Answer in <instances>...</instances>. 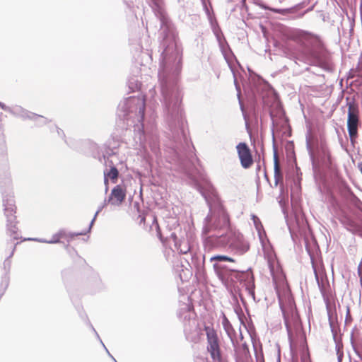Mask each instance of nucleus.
Segmentation results:
<instances>
[{"instance_id":"nucleus-22","label":"nucleus","mask_w":362,"mask_h":362,"mask_svg":"<svg viewBox=\"0 0 362 362\" xmlns=\"http://www.w3.org/2000/svg\"><path fill=\"white\" fill-rule=\"evenodd\" d=\"M273 141L274 142V136L273 135ZM274 149V185L277 186L279 182H283V173L279 164L277 150L275 144H273Z\"/></svg>"},{"instance_id":"nucleus-18","label":"nucleus","mask_w":362,"mask_h":362,"mask_svg":"<svg viewBox=\"0 0 362 362\" xmlns=\"http://www.w3.org/2000/svg\"><path fill=\"white\" fill-rule=\"evenodd\" d=\"M126 198V188L124 185H117L111 191L107 202L114 206H119Z\"/></svg>"},{"instance_id":"nucleus-3","label":"nucleus","mask_w":362,"mask_h":362,"mask_svg":"<svg viewBox=\"0 0 362 362\" xmlns=\"http://www.w3.org/2000/svg\"><path fill=\"white\" fill-rule=\"evenodd\" d=\"M298 42L301 50L300 57L305 64L320 66L327 71H333L331 54L317 35L300 30Z\"/></svg>"},{"instance_id":"nucleus-31","label":"nucleus","mask_w":362,"mask_h":362,"mask_svg":"<svg viewBox=\"0 0 362 362\" xmlns=\"http://www.w3.org/2000/svg\"><path fill=\"white\" fill-rule=\"evenodd\" d=\"M251 220L253 221L254 226L259 234V238L262 239V232L263 231L264 233V231L260 219L256 215L252 214Z\"/></svg>"},{"instance_id":"nucleus-48","label":"nucleus","mask_w":362,"mask_h":362,"mask_svg":"<svg viewBox=\"0 0 362 362\" xmlns=\"http://www.w3.org/2000/svg\"><path fill=\"white\" fill-rule=\"evenodd\" d=\"M301 362H311L309 356H303L301 358Z\"/></svg>"},{"instance_id":"nucleus-39","label":"nucleus","mask_w":362,"mask_h":362,"mask_svg":"<svg viewBox=\"0 0 362 362\" xmlns=\"http://www.w3.org/2000/svg\"><path fill=\"white\" fill-rule=\"evenodd\" d=\"M353 349L356 354L360 358L362 361V346L360 348H357L355 346H353Z\"/></svg>"},{"instance_id":"nucleus-1","label":"nucleus","mask_w":362,"mask_h":362,"mask_svg":"<svg viewBox=\"0 0 362 362\" xmlns=\"http://www.w3.org/2000/svg\"><path fill=\"white\" fill-rule=\"evenodd\" d=\"M150 6L160 24L163 41L158 77L163 96L165 122L170 131V144L164 146L166 160L175 164L189 177L192 163L187 158L192 142L186 135L185 118L181 107L182 93L179 86L182 54L177 43L175 30L165 16L163 0H149Z\"/></svg>"},{"instance_id":"nucleus-7","label":"nucleus","mask_w":362,"mask_h":362,"mask_svg":"<svg viewBox=\"0 0 362 362\" xmlns=\"http://www.w3.org/2000/svg\"><path fill=\"white\" fill-rule=\"evenodd\" d=\"M151 232L156 234L162 244L172 249L174 239H177L183 232L177 221L172 223V226H166L161 228L156 216H153L152 224L150 227Z\"/></svg>"},{"instance_id":"nucleus-46","label":"nucleus","mask_w":362,"mask_h":362,"mask_svg":"<svg viewBox=\"0 0 362 362\" xmlns=\"http://www.w3.org/2000/svg\"><path fill=\"white\" fill-rule=\"evenodd\" d=\"M95 216L93 217V218L91 220L90 223V225H89V227L88 228L87 230H83V232H87V233H90L91 228H92V226L95 221Z\"/></svg>"},{"instance_id":"nucleus-5","label":"nucleus","mask_w":362,"mask_h":362,"mask_svg":"<svg viewBox=\"0 0 362 362\" xmlns=\"http://www.w3.org/2000/svg\"><path fill=\"white\" fill-rule=\"evenodd\" d=\"M306 147L311 160L315 181L319 190L322 191V186L325 185L328 173L334 171L329 150L324 144L313 148L308 138L306 139Z\"/></svg>"},{"instance_id":"nucleus-43","label":"nucleus","mask_w":362,"mask_h":362,"mask_svg":"<svg viewBox=\"0 0 362 362\" xmlns=\"http://www.w3.org/2000/svg\"><path fill=\"white\" fill-rule=\"evenodd\" d=\"M57 233L58 234L60 238H66L67 235L66 231L64 229L59 230V232H57Z\"/></svg>"},{"instance_id":"nucleus-32","label":"nucleus","mask_w":362,"mask_h":362,"mask_svg":"<svg viewBox=\"0 0 362 362\" xmlns=\"http://www.w3.org/2000/svg\"><path fill=\"white\" fill-rule=\"evenodd\" d=\"M348 114L351 113L352 115L358 116L359 109L357 103H355L354 100L351 101H348Z\"/></svg>"},{"instance_id":"nucleus-13","label":"nucleus","mask_w":362,"mask_h":362,"mask_svg":"<svg viewBox=\"0 0 362 362\" xmlns=\"http://www.w3.org/2000/svg\"><path fill=\"white\" fill-rule=\"evenodd\" d=\"M339 220L347 230L362 237V218L358 216L354 218L349 215L343 213L339 217Z\"/></svg>"},{"instance_id":"nucleus-33","label":"nucleus","mask_w":362,"mask_h":362,"mask_svg":"<svg viewBox=\"0 0 362 362\" xmlns=\"http://www.w3.org/2000/svg\"><path fill=\"white\" fill-rule=\"evenodd\" d=\"M345 197L348 200H349L356 206H358V204H361L359 199L356 195H354V194L349 188L345 189Z\"/></svg>"},{"instance_id":"nucleus-44","label":"nucleus","mask_w":362,"mask_h":362,"mask_svg":"<svg viewBox=\"0 0 362 362\" xmlns=\"http://www.w3.org/2000/svg\"><path fill=\"white\" fill-rule=\"evenodd\" d=\"M315 6V4H313V5H312L311 6L308 7V8L307 9H305V10H303H303H301V12H303V16H304L307 13H308V12H310V11H313V10L314 9Z\"/></svg>"},{"instance_id":"nucleus-24","label":"nucleus","mask_w":362,"mask_h":362,"mask_svg":"<svg viewBox=\"0 0 362 362\" xmlns=\"http://www.w3.org/2000/svg\"><path fill=\"white\" fill-rule=\"evenodd\" d=\"M215 36L218 41L221 51L225 59L228 63L229 62L228 55L231 54L233 56V54L226 40L225 39L222 32L218 34L215 35Z\"/></svg>"},{"instance_id":"nucleus-16","label":"nucleus","mask_w":362,"mask_h":362,"mask_svg":"<svg viewBox=\"0 0 362 362\" xmlns=\"http://www.w3.org/2000/svg\"><path fill=\"white\" fill-rule=\"evenodd\" d=\"M7 105L4 103L0 102V108L3 110L6 111ZM1 115L2 113L0 112V168H3L4 170L8 168V158L6 157V141L3 129V124L1 123Z\"/></svg>"},{"instance_id":"nucleus-47","label":"nucleus","mask_w":362,"mask_h":362,"mask_svg":"<svg viewBox=\"0 0 362 362\" xmlns=\"http://www.w3.org/2000/svg\"><path fill=\"white\" fill-rule=\"evenodd\" d=\"M255 355H256V358H257V362H264L263 356L262 354L260 356H258L257 351H255Z\"/></svg>"},{"instance_id":"nucleus-29","label":"nucleus","mask_w":362,"mask_h":362,"mask_svg":"<svg viewBox=\"0 0 362 362\" xmlns=\"http://www.w3.org/2000/svg\"><path fill=\"white\" fill-rule=\"evenodd\" d=\"M202 5L204 6V8L206 13L209 16V21L211 22V28H212L214 35L221 33L222 31H221V28H219L218 25L217 24V23L216 21L214 22L212 18L210 17L209 10L206 6V1L202 0Z\"/></svg>"},{"instance_id":"nucleus-20","label":"nucleus","mask_w":362,"mask_h":362,"mask_svg":"<svg viewBox=\"0 0 362 362\" xmlns=\"http://www.w3.org/2000/svg\"><path fill=\"white\" fill-rule=\"evenodd\" d=\"M329 317V324L331 328V332L333 336L334 341L336 344V351L337 355V361L341 362L344 356L343 351H342V344L337 339V327L334 324V320L329 312H328Z\"/></svg>"},{"instance_id":"nucleus-49","label":"nucleus","mask_w":362,"mask_h":362,"mask_svg":"<svg viewBox=\"0 0 362 362\" xmlns=\"http://www.w3.org/2000/svg\"><path fill=\"white\" fill-rule=\"evenodd\" d=\"M257 80H258V83H263L265 86L270 87V85L267 82L264 81L262 78L258 77Z\"/></svg>"},{"instance_id":"nucleus-38","label":"nucleus","mask_w":362,"mask_h":362,"mask_svg":"<svg viewBox=\"0 0 362 362\" xmlns=\"http://www.w3.org/2000/svg\"><path fill=\"white\" fill-rule=\"evenodd\" d=\"M87 323H88V326L90 327V328L92 329V331L94 332V334H95V335L96 338L100 341V342L101 344H103V341H102V339H100V336H99L98 333V332H97V331L95 329L94 327L93 326V325L90 323V322L88 320V321H87Z\"/></svg>"},{"instance_id":"nucleus-40","label":"nucleus","mask_w":362,"mask_h":362,"mask_svg":"<svg viewBox=\"0 0 362 362\" xmlns=\"http://www.w3.org/2000/svg\"><path fill=\"white\" fill-rule=\"evenodd\" d=\"M107 203H109V202H107V199H105V200H104L103 204H101V205L98 207V209L97 211L95 212V218H96V217H97V216L98 215V214H99V213L102 211V209H103V208L107 205Z\"/></svg>"},{"instance_id":"nucleus-36","label":"nucleus","mask_w":362,"mask_h":362,"mask_svg":"<svg viewBox=\"0 0 362 362\" xmlns=\"http://www.w3.org/2000/svg\"><path fill=\"white\" fill-rule=\"evenodd\" d=\"M87 234V232H78V233H72L69 232L67 233V235L66 238H68V242L71 241L74 237L79 236V235H85Z\"/></svg>"},{"instance_id":"nucleus-51","label":"nucleus","mask_w":362,"mask_h":362,"mask_svg":"<svg viewBox=\"0 0 362 362\" xmlns=\"http://www.w3.org/2000/svg\"><path fill=\"white\" fill-rule=\"evenodd\" d=\"M104 348V349H105V351H107V354L114 360L115 362H117L115 358L110 354V353L109 352V351L107 350V349L106 348V346H105V344L103 343L101 344Z\"/></svg>"},{"instance_id":"nucleus-50","label":"nucleus","mask_w":362,"mask_h":362,"mask_svg":"<svg viewBox=\"0 0 362 362\" xmlns=\"http://www.w3.org/2000/svg\"><path fill=\"white\" fill-rule=\"evenodd\" d=\"M104 348V349H105V351H107V354L114 360L115 362H117L115 358L110 354V353L109 352V351L107 350V349L106 348V346H105V344L103 343L101 344Z\"/></svg>"},{"instance_id":"nucleus-4","label":"nucleus","mask_w":362,"mask_h":362,"mask_svg":"<svg viewBox=\"0 0 362 362\" xmlns=\"http://www.w3.org/2000/svg\"><path fill=\"white\" fill-rule=\"evenodd\" d=\"M198 190L204 198L209 212L204 219V224L202 230V240L209 237V233L216 230H233L230 226L229 216L221 204L219 198L213 191H206L200 185Z\"/></svg>"},{"instance_id":"nucleus-35","label":"nucleus","mask_w":362,"mask_h":362,"mask_svg":"<svg viewBox=\"0 0 362 362\" xmlns=\"http://www.w3.org/2000/svg\"><path fill=\"white\" fill-rule=\"evenodd\" d=\"M313 269H314V274H315V279H316L317 284L318 285V287H319L320 290L322 292L323 290H324L323 280L322 279H320V277L318 276V274L317 272V270H316L315 267H314V265H313Z\"/></svg>"},{"instance_id":"nucleus-45","label":"nucleus","mask_w":362,"mask_h":362,"mask_svg":"<svg viewBox=\"0 0 362 362\" xmlns=\"http://www.w3.org/2000/svg\"><path fill=\"white\" fill-rule=\"evenodd\" d=\"M178 3L181 7L185 8L187 6V4H188L187 0H178Z\"/></svg>"},{"instance_id":"nucleus-25","label":"nucleus","mask_w":362,"mask_h":362,"mask_svg":"<svg viewBox=\"0 0 362 362\" xmlns=\"http://www.w3.org/2000/svg\"><path fill=\"white\" fill-rule=\"evenodd\" d=\"M119 177V171L115 165H112L109 170H104V183L105 185V192L108 190V178L113 183H117Z\"/></svg>"},{"instance_id":"nucleus-15","label":"nucleus","mask_w":362,"mask_h":362,"mask_svg":"<svg viewBox=\"0 0 362 362\" xmlns=\"http://www.w3.org/2000/svg\"><path fill=\"white\" fill-rule=\"evenodd\" d=\"M279 304H280V308H281V312L283 314L285 326H286V328L287 330L288 339L290 341H291L293 332H292L291 327L290 325L289 317L291 316V317L293 320H296V317H297L296 314L295 313V311H294V303L291 300H289L288 304V309H287L282 304L281 300L279 298Z\"/></svg>"},{"instance_id":"nucleus-54","label":"nucleus","mask_w":362,"mask_h":362,"mask_svg":"<svg viewBox=\"0 0 362 362\" xmlns=\"http://www.w3.org/2000/svg\"><path fill=\"white\" fill-rule=\"evenodd\" d=\"M349 316V308H347L346 318Z\"/></svg>"},{"instance_id":"nucleus-42","label":"nucleus","mask_w":362,"mask_h":362,"mask_svg":"<svg viewBox=\"0 0 362 362\" xmlns=\"http://www.w3.org/2000/svg\"><path fill=\"white\" fill-rule=\"evenodd\" d=\"M134 84V82L132 81L131 80L129 81V88L132 89L133 91H134L136 89H139L140 88V86H141V83L138 84V83H136L135 84V86H133Z\"/></svg>"},{"instance_id":"nucleus-19","label":"nucleus","mask_w":362,"mask_h":362,"mask_svg":"<svg viewBox=\"0 0 362 362\" xmlns=\"http://www.w3.org/2000/svg\"><path fill=\"white\" fill-rule=\"evenodd\" d=\"M233 349L235 362H245L249 356V349L245 342L239 344L238 340L231 341Z\"/></svg>"},{"instance_id":"nucleus-6","label":"nucleus","mask_w":362,"mask_h":362,"mask_svg":"<svg viewBox=\"0 0 362 362\" xmlns=\"http://www.w3.org/2000/svg\"><path fill=\"white\" fill-rule=\"evenodd\" d=\"M228 247L235 254L242 255L250 249V244L243 235L235 230H228L219 235L204 238V247L206 251Z\"/></svg>"},{"instance_id":"nucleus-11","label":"nucleus","mask_w":362,"mask_h":362,"mask_svg":"<svg viewBox=\"0 0 362 362\" xmlns=\"http://www.w3.org/2000/svg\"><path fill=\"white\" fill-rule=\"evenodd\" d=\"M312 0H303L301 2L286 8H272L271 11L275 13L280 14L286 20H297L303 17L301 10L310 4Z\"/></svg>"},{"instance_id":"nucleus-57","label":"nucleus","mask_w":362,"mask_h":362,"mask_svg":"<svg viewBox=\"0 0 362 362\" xmlns=\"http://www.w3.org/2000/svg\"><path fill=\"white\" fill-rule=\"evenodd\" d=\"M240 339L242 340V339H243V337L242 334H240Z\"/></svg>"},{"instance_id":"nucleus-28","label":"nucleus","mask_w":362,"mask_h":362,"mask_svg":"<svg viewBox=\"0 0 362 362\" xmlns=\"http://www.w3.org/2000/svg\"><path fill=\"white\" fill-rule=\"evenodd\" d=\"M28 119L33 121L36 127H42L50 122V120L45 117L34 112H31Z\"/></svg>"},{"instance_id":"nucleus-30","label":"nucleus","mask_w":362,"mask_h":362,"mask_svg":"<svg viewBox=\"0 0 362 362\" xmlns=\"http://www.w3.org/2000/svg\"><path fill=\"white\" fill-rule=\"evenodd\" d=\"M60 239L61 238H59L58 234L55 233V234H54L52 235V239L49 240H47L42 239V238H24L23 240V241L32 240V241H37V242H39V243H49V244H55V243H60Z\"/></svg>"},{"instance_id":"nucleus-27","label":"nucleus","mask_w":362,"mask_h":362,"mask_svg":"<svg viewBox=\"0 0 362 362\" xmlns=\"http://www.w3.org/2000/svg\"><path fill=\"white\" fill-rule=\"evenodd\" d=\"M222 325L230 341H233V340H235V337L236 334L235 331L233 329L230 322L224 314H223Z\"/></svg>"},{"instance_id":"nucleus-10","label":"nucleus","mask_w":362,"mask_h":362,"mask_svg":"<svg viewBox=\"0 0 362 362\" xmlns=\"http://www.w3.org/2000/svg\"><path fill=\"white\" fill-rule=\"evenodd\" d=\"M207 340V351L214 362H223V356L220 348V341L216 331L213 326L204 325Z\"/></svg>"},{"instance_id":"nucleus-55","label":"nucleus","mask_w":362,"mask_h":362,"mask_svg":"<svg viewBox=\"0 0 362 362\" xmlns=\"http://www.w3.org/2000/svg\"><path fill=\"white\" fill-rule=\"evenodd\" d=\"M252 91H253V93H254V94H255V93H256V92H257V93H258V91H259V90H258V89H257V88H256V90H253Z\"/></svg>"},{"instance_id":"nucleus-9","label":"nucleus","mask_w":362,"mask_h":362,"mask_svg":"<svg viewBox=\"0 0 362 362\" xmlns=\"http://www.w3.org/2000/svg\"><path fill=\"white\" fill-rule=\"evenodd\" d=\"M214 272L218 279L226 286L230 280L233 281V269H230L227 265L228 262H234L233 259L226 255H214L210 257Z\"/></svg>"},{"instance_id":"nucleus-21","label":"nucleus","mask_w":362,"mask_h":362,"mask_svg":"<svg viewBox=\"0 0 362 362\" xmlns=\"http://www.w3.org/2000/svg\"><path fill=\"white\" fill-rule=\"evenodd\" d=\"M358 116L348 114L347 129L350 136L351 141L353 142L358 135Z\"/></svg>"},{"instance_id":"nucleus-17","label":"nucleus","mask_w":362,"mask_h":362,"mask_svg":"<svg viewBox=\"0 0 362 362\" xmlns=\"http://www.w3.org/2000/svg\"><path fill=\"white\" fill-rule=\"evenodd\" d=\"M241 165L248 168L252 164L253 160L248 146L245 143H239L236 146Z\"/></svg>"},{"instance_id":"nucleus-52","label":"nucleus","mask_w":362,"mask_h":362,"mask_svg":"<svg viewBox=\"0 0 362 362\" xmlns=\"http://www.w3.org/2000/svg\"><path fill=\"white\" fill-rule=\"evenodd\" d=\"M269 267L270 272H271L272 276L274 278V267L270 263H269Z\"/></svg>"},{"instance_id":"nucleus-26","label":"nucleus","mask_w":362,"mask_h":362,"mask_svg":"<svg viewBox=\"0 0 362 362\" xmlns=\"http://www.w3.org/2000/svg\"><path fill=\"white\" fill-rule=\"evenodd\" d=\"M6 112H9L14 116L19 117L23 119H28L32 112L18 105H13L11 107L7 106Z\"/></svg>"},{"instance_id":"nucleus-37","label":"nucleus","mask_w":362,"mask_h":362,"mask_svg":"<svg viewBox=\"0 0 362 362\" xmlns=\"http://www.w3.org/2000/svg\"><path fill=\"white\" fill-rule=\"evenodd\" d=\"M53 129L56 130V132L59 137H61L63 139H65V134L62 129L58 127L57 125H54L50 127L51 131H52ZM64 141H66V140H64Z\"/></svg>"},{"instance_id":"nucleus-12","label":"nucleus","mask_w":362,"mask_h":362,"mask_svg":"<svg viewBox=\"0 0 362 362\" xmlns=\"http://www.w3.org/2000/svg\"><path fill=\"white\" fill-rule=\"evenodd\" d=\"M235 279L237 281L243 284L247 291L248 295L255 300V279L251 269H248L247 271H238L234 270L233 275V280Z\"/></svg>"},{"instance_id":"nucleus-14","label":"nucleus","mask_w":362,"mask_h":362,"mask_svg":"<svg viewBox=\"0 0 362 362\" xmlns=\"http://www.w3.org/2000/svg\"><path fill=\"white\" fill-rule=\"evenodd\" d=\"M18 244L17 242L14 243L11 247L12 250L10 255L6 258L3 263V269L4 270V274L1 277V281L0 283V298L4 295L6 290L7 289L9 285V272L11 267V258L13 257L14 252L16 248V245Z\"/></svg>"},{"instance_id":"nucleus-58","label":"nucleus","mask_w":362,"mask_h":362,"mask_svg":"<svg viewBox=\"0 0 362 362\" xmlns=\"http://www.w3.org/2000/svg\"><path fill=\"white\" fill-rule=\"evenodd\" d=\"M354 362H358V361H354Z\"/></svg>"},{"instance_id":"nucleus-56","label":"nucleus","mask_w":362,"mask_h":362,"mask_svg":"<svg viewBox=\"0 0 362 362\" xmlns=\"http://www.w3.org/2000/svg\"><path fill=\"white\" fill-rule=\"evenodd\" d=\"M358 274H359V275L361 274V269H360V267H358Z\"/></svg>"},{"instance_id":"nucleus-53","label":"nucleus","mask_w":362,"mask_h":362,"mask_svg":"<svg viewBox=\"0 0 362 362\" xmlns=\"http://www.w3.org/2000/svg\"><path fill=\"white\" fill-rule=\"evenodd\" d=\"M358 168L360 170L361 173H362V163H358Z\"/></svg>"},{"instance_id":"nucleus-41","label":"nucleus","mask_w":362,"mask_h":362,"mask_svg":"<svg viewBox=\"0 0 362 362\" xmlns=\"http://www.w3.org/2000/svg\"><path fill=\"white\" fill-rule=\"evenodd\" d=\"M103 158L105 160L106 165H109L110 168L112 165H114L112 161L109 160V156L103 155Z\"/></svg>"},{"instance_id":"nucleus-8","label":"nucleus","mask_w":362,"mask_h":362,"mask_svg":"<svg viewBox=\"0 0 362 362\" xmlns=\"http://www.w3.org/2000/svg\"><path fill=\"white\" fill-rule=\"evenodd\" d=\"M177 316L182 321L185 338L189 341H196L198 337V323L194 317L193 308L189 304H183Z\"/></svg>"},{"instance_id":"nucleus-34","label":"nucleus","mask_w":362,"mask_h":362,"mask_svg":"<svg viewBox=\"0 0 362 362\" xmlns=\"http://www.w3.org/2000/svg\"><path fill=\"white\" fill-rule=\"evenodd\" d=\"M238 100H239L240 108L241 112L243 113V118H244L245 122L246 127L248 128V117H247V115L246 114L244 105H243V102H242V100L240 99V96L239 93L238 94Z\"/></svg>"},{"instance_id":"nucleus-23","label":"nucleus","mask_w":362,"mask_h":362,"mask_svg":"<svg viewBox=\"0 0 362 362\" xmlns=\"http://www.w3.org/2000/svg\"><path fill=\"white\" fill-rule=\"evenodd\" d=\"M175 249L181 254H187L190 251V245L189 241L184 238V233H182L176 240L174 239L173 243Z\"/></svg>"},{"instance_id":"nucleus-2","label":"nucleus","mask_w":362,"mask_h":362,"mask_svg":"<svg viewBox=\"0 0 362 362\" xmlns=\"http://www.w3.org/2000/svg\"><path fill=\"white\" fill-rule=\"evenodd\" d=\"M146 104L143 97H129L121 101L117 110V115L119 119L126 123L127 126L133 125L135 139L140 145L145 142L150 147L156 157L161 156L158 139L156 135L146 136L144 129Z\"/></svg>"}]
</instances>
